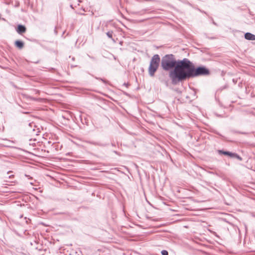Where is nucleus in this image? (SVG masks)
Instances as JSON below:
<instances>
[{"mask_svg": "<svg viewBox=\"0 0 255 255\" xmlns=\"http://www.w3.org/2000/svg\"><path fill=\"white\" fill-rule=\"evenodd\" d=\"M209 74L208 69L204 67H199L195 69L190 62L187 59L179 61L173 70L169 73V77L173 84L184 80L191 77Z\"/></svg>", "mask_w": 255, "mask_h": 255, "instance_id": "nucleus-1", "label": "nucleus"}, {"mask_svg": "<svg viewBox=\"0 0 255 255\" xmlns=\"http://www.w3.org/2000/svg\"><path fill=\"white\" fill-rule=\"evenodd\" d=\"M179 61L176 62L173 55H166L162 59L161 67L166 71L169 70L173 68L175 69Z\"/></svg>", "mask_w": 255, "mask_h": 255, "instance_id": "nucleus-2", "label": "nucleus"}, {"mask_svg": "<svg viewBox=\"0 0 255 255\" xmlns=\"http://www.w3.org/2000/svg\"><path fill=\"white\" fill-rule=\"evenodd\" d=\"M160 61V59L158 55L155 54L153 56L151 59L148 68V72L150 76H154L155 72L158 68Z\"/></svg>", "mask_w": 255, "mask_h": 255, "instance_id": "nucleus-3", "label": "nucleus"}, {"mask_svg": "<svg viewBox=\"0 0 255 255\" xmlns=\"http://www.w3.org/2000/svg\"><path fill=\"white\" fill-rule=\"evenodd\" d=\"M245 37L247 40H255V35L247 32L245 35Z\"/></svg>", "mask_w": 255, "mask_h": 255, "instance_id": "nucleus-4", "label": "nucleus"}, {"mask_svg": "<svg viewBox=\"0 0 255 255\" xmlns=\"http://www.w3.org/2000/svg\"><path fill=\"white\" fill-rule=\"evenodd\" d=\"M25 31H26V28L24 26H23L22 25H19L18 26L17 29V32L18 33H24L25 32Z\"/></svg>", "mask_w": 255, "mask_h": 255, "instance_id": "nucleus-5", "label": "nucleus"}, {"mask_svg": "<svg viewBox=\"0 0 255 255\" xmlns=\"http://www.w3.org/2000/svg\"><path fill=\"white\" fill-rule=\"evenodd\" d=\"M15 45L19 49H22L23 47L24 43L22 41L17 40L15 42Z\"/></svg>", "mask_w": 255, "mask_h": 255, "instance_id": "nucleus-6", "label": "nucleus"}, {"mask_svg": "<svg viewBox=\"0 0 255 255\" xmlns=\"http://www.w3.org/2000/svg\"><path fill=\"white\" fill-rule=\"evenodd\" d=\"M223 153V154H224L225 155H228L230 156L235 157L238 158L239 159H241V158L237 154L232 153H231L229 152H227V151H224Z\"/></svg>", "mask_w": 255, "mask_h": 255, "instance_id": "nucleus-7", "label": "nucleus"}, {"mask_svg": "<svg viewBox=\"0 0 255 255\" xmlns=\"http://www.w3.org/2000/svg\"><path fill=\"white\" fill-rule=\"evenodd\" d=\"M107 35L109 37L112 38V31H109L107 33Z\"/></svg>", "mask_w": 255, "mask_h": 255, "instance_id": "nucleus-8", "label": "nucleus"}, {"mask_svg": "<svg viewBox=\"0 0 255 255\" xmlns=\"http://www.w3.org/2000/svg\"><path fill=\"white\" fill-rule=\"evenodd\" d=\"M162 255H168V252L165 250H163L161 252Z\"/></svg>", "mask_w": 255, "mask_h": 255, "instance_id": "nucleus-9", "label": "nucleus"}]
</instances>
